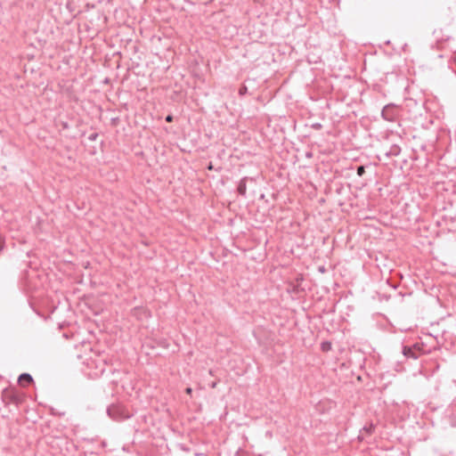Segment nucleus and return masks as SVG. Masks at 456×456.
<instances>
[{
	"mask_svg": "<svg viewBox=\"0 0 456 456\" xmlns=\"http://www.w3.org/2000/svg\"><path fill=\"white\" fill-rule=\"evenodd\" d=\"M166 121L167 122H172L173 121V116H171V115L167 116L166 117Z\"/></svg>",
	"mask_w": 456,
	"mask_h": 456,
	"instance_id": "nucleus-10",
	"label": "nucleus"
},
{
	"mask_svg": "<svg viewBox=\"0 0 456 456\" xmlns=\"http://www.w3.org/2000/svg\"><path fill=\"white\" fill-rule=\"evenodd\" d=\"M216 382H213V383L211 384V387H212V388H215V387H216Z\"/></svg>",
	"mask_w": 456,
	"mask_h": 456,
	"instance_id": "nucleus-12",
	"label": "nucleus"
},
{
	"mask_svg": "<svg viewBox=\"0 0 456 456\" xmlns=\"http://www.w3.org/2000/svg\"><path fill=\"white\" fill-rule=\"evenodd\" d=\"M4 237L0 234V252L4 249Z\"/></svg>",
	"mask_w": 456,
	"mask_h": 456,
	"instance_id": "nucleus-9",
	"label": "nucleus"
},
{
	"mask_svg": "<svg viewBox=\"0 0 456 456\" xmlns=\"http://www.w3.org/2000/svg\"><path fill=\"white\" fill-rule=\"evenodd\" d=\"M364 173H365V168H364V167H363V166H359V167H357V175H358L359 176H362Z\"/></svg>",
	"mask_w": 456,
	"mask_h": 456,
	"instance_id": "nucleus-7",
	"label": "nucleus"
},
{
	"mask_svg": "<svg viewBox=\"0 0 456 456\" xmlns=\"http://www.w3.org/2000/svg\"><path fill=\"white\" fill-rule=\"evenodd\" d=\"M247 92H248V88H247V86H242L240 88V90H239V94H240V95H244V94H247Z\"/></svg>",
	"mask_w": 456,
	"mask_h": 456,
	"instance_id": "nucleus-8",
	"label": "nucleus"
},
{
	"mask_svg": "<svg viewBox=\"0 0 456 456\" xmlns=\"http://www.w3.org/2000/svg\"><path fill=\"white\" fill-rule=\"evenodd\" d=\"M322 351H330L331 349V344L330 342H322Z\"/></svg>",
	"mask_w": 456,
	"mask_h": 456,
	"instance_id": "nucleus-6",
	"label": "nucleus"
},
{
	"mask_svg": "<svg viewBox=\"0 0 456 456\" xmlns=\"http://www.w3.org/2000/svg\"><path fill=\"white\" fill-rule=\"evenodd\" d=\"M247 191V177L242 178L238 185V192L241 196H245Z\"/></svg>",
	"mask_w": 456,
	"mask_h": 456,
	"instance_id": "nucleus-4",
	"label": "nucleus"
},
{
	"mask_svg": "<svg viewBox=\"0 0 456 456\" xmlns=\"http://www.w3.org/2000/svg\"><path fill=\"white\" fill-rule=\"evenodd\" d=\"M33 382V378L30 374L28 373H22L21 375H20L19 377V383L20 385H24V384H30Z\"/></svg>",
	"mask_w": 456,
	"mask_h": 456,
	"instance_id": "nucleus-3",
	"label": "nucleus"
},
{
	"mask_svg": "<svg viewBox=\"0 0 456 456\" xmlns=\"http://www.w3.org/2000/svg\"><path fill=\"white\" fill-rule=\"evenodd\" d=\"M450 425L453 428L456 427V414H451L448 417Z\"/></svg>",
	"mask_w": 456,
	"mask_h": 456,
	"instance_id": "nucleus-5",
	"label": "nucleus"
},
{
	"mask_svg": "<svg viewBox=\"0 0 456 456\" xmlns=\"http://www.w3.org/2000/svg\"><path fill=\"white\" fill-rule=\"evenodd\" d=\"M68 126L66 123L63 124V127L66 128Z\"/></svg>",
	"mask_w": 456,
	"mask_h": 456,
	"instance_id": "nucleus-14",
	"label": "nucleus"
},
{
	"mask_svg": "<svg viewBox=\"0 0 456 456\" xmlns=\"http://www.w3.org/2000/svg\"><path fill=\"white\" fill-rule=\"evenodd\" d=\"M185 392L188 394V395H191V392H192V389L191 387H187Z\"/></svg>",
	"mask_w": 456,
	"mask_h": 456,
	"instance_id": "nucleus-11",
	"label": "nucleus"
},
{
	"mask_svg": "<svg viewBox=\"0 0 456 456\" xmlns=\"http://www.w3.org/2000/svg\"><path fill=\"white\" fill-rule=\"evenodd\" d=\"M381 116L387 121L395 122L399 116V109L395 104H387L383 108Z\"/></svg>",
	"mask_w": 456,
	"mask_h": 456,
	"instance_id": "nucleus-1",
	"label": "nucleus"
},
{
	"mask_svg": "<svg viewBox=\"0 0 456 456\" xmlns=\"http://www.w3.org/2000/svg\"><path fill=\"white\" fill-rule=\"evenodd\" d=\"M403 354L407 358L418 359L420 355V347L418 345L413 346H403Z\"/></svg>",
	"mask_w": 456,
	"mask_h": 456,
	"instance_id": "nucleus-2",
	"label": "nucleus"
},
{
	"mask_svg": "<svg viewBox=\"0 0 456 456\" xmlns=\"http://www.w3.org/2000/svg\"><path fill=\"white\" fill-rule=\"evenodd\" d=\"M107 411H108V414H109L110 416H111V413H110L111 409H110V408H109Z\"/></svg>",
	"mask_w": 456,
	"mask_h": 456,
	"instance_id": "nucleus-13",
	"label": "nucleus"
}]
</instances>
